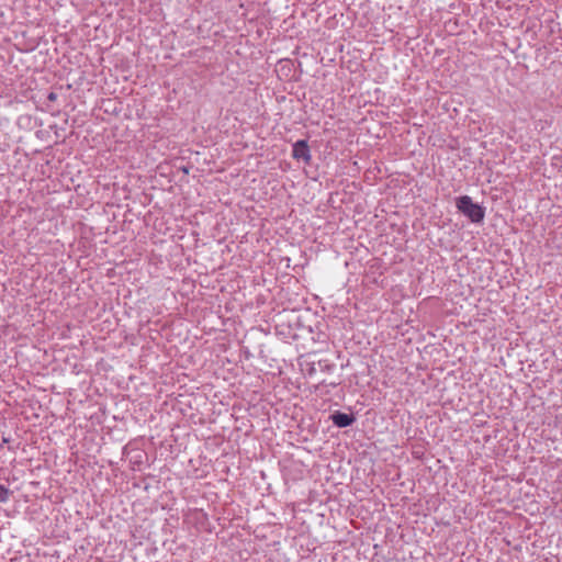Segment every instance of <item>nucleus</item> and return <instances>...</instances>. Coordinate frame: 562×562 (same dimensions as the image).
<instances>
[{
  "label": "nucleus",
  "instance_id": "39448f33",
  "mask_svg": "<svg viewBox=\"0 0 562 562\" xmlns=\"http://www.w3.org/2000/svg\"><path fill=\"white\" fill-rule=\"evenodd\" d=\"M56 98H57V94H56L55 92H49V93L47 94V99H48L49 101H55V100H56Z\"/></svg>",
  "mask_w": 562,
  "mask_h": 562
},
{
  "label": "nucleus",
  "instance_id": "f257e3e1",
  "mask_svg": "<svg viewBox=\"0 0 562 562\" xmlns=\"http://www.w3.org/2000/svg\"><path fill=\"white\" fill-rule=\"evenodd\" d=\"M456 206L460 213L467 216L472 223H482L485 217V207L474 203L469 195H461L456 199Z\"/></svg>",
  "mask_w": 562,
  "mask_h": 562
},
{
  "label": "nucleus",
  "instance_id": "f03ea898",
  "mask_svg": "<svg viewBox=\"0 0 562 562\" xmlns=\"http://www.w3.org/2000/svg\"><path fill=\"white\" fill-rule=\"evenodd\" d=\"M292 157L308 164L312 159L311 150L305 139H299L293 144Z\"/></svg>",
  "mask_w": 562,
  "mask_h": 562
},
{
  "label": "nucleus",
  "instance_id": "423d86ee",
  "mask_svg": "<svg viewBox=\"0 0 562 562\" xmlns=\"http://www.w3.org/2000/svg\"><path fill=\"white\" fill-rule=\"evenodd\" d=\"M40 182L41 181L37 179V184H36L37 191H43L44 188L41 186Z\"/></svg>",
  "mask_w": 562,
  "mask_h": 562
},
{
  "label": "nucleus",
  "instance_id": "20e7f679",
  "mask_svg": "<svg viewBox=\"0 0 562 562\" xmlns=\"http://www.w3.org/2000/svg\"><path fill=\"white\" fill-rule=\"evenodd\" d=\"M9 498V490L3 485H0V503L7 502Z\"/></svg>",
  "mask_w": 562,
  "mask_h": 562
},
{
  "label": "nucleus",
  "instance_id": "7ed1b4c3",
  "mask_svg": "<svg viewBox=\"0 0 562 562\" xmlns=\"http://www.w3.org/2000/svg\"><path fill=\"white\" fill-rule=\"evenodd\" d=\"M330 419L333 424L339 428L349 427L356 422V418L352 414H347L339 411L334 412L330 415Z\"/></svg>",
  "mask_w": 562,
  "mask_h": 562
}]
</instances>
